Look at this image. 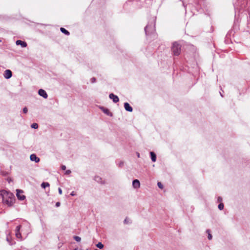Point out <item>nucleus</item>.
Wrapping results in <instances>:
<instances>
[{
	"label": "nucleus",
	"mask_w": 250,
	"mask_h": 250,
	"mask_svg": "<svg viewBox=\"0 0 250 250\" xmlns=\"http://www.w3.org/2000/svg\"><path fill=\"white\" fill-rule=\"evenodd\" d=\"M28 111V109H27V108L26 107H24L23 108V112L24 113V114H26L27 113Z\"/></svg>",
	"instance_id": "25"
},
{
	"label": "nucleus",
	"mask_w": 250,
	"mask_h": 250,
	"mask_svg": "<svg viewBox=\"0 0 250 250\" xmlns=\"http://www.w3.org/2000/svg\"><path fill=\"white\" fill-rule=\"evenodd\" d=\"M224 204L221 203L218 205V208L220 210H222L224 208Z\"/></svg>",
	"instance_id": "21"
},
{
	"label": "nucleus",
	"mask_w": 250,
	"mask_h": 250,
	"mask_svg": "<svg viewBox=\"0 0 250 250\" xmlns=\"http://www.w3.org/2000/svg\"><path fill=\"white\" fill-rule=\"evenodd\" d=\"M151 159L152 162H154L156 161V155L153 152H150Z\"/></svg>",
	"instance_id": "15"
},
{
	"label": "nucleus",
	"mask_w": 250,
	"mask_h": 250,
	"mask_svg": "<svg viewBox=\"0 0 250 250\" xmlns=\"http://www.w3.org/2000/svg\"><path fill=\"white\" fill-rule=\"evenodd\" d=\"M220 95L221 96V97H223V95H222V93H221V92H220Z\"/></svg>",
	"instance_id": "35"
},
{
	"label": "nucleus",
	"mask_w": 250,
	"mask_h": 250,
	"mask_svg": "<svg viewBox=\"0 0 250 250\" xmlns=\"http://www.w3.org/2000/svg\"><path fill=\"white\" fill-rule=\"evenodd\" d=\"M124 223L125 224H130V223H131V222L129 219H128L127 218H126L124 220Z\"/></svg>",
	"instance_id": "23"
},
{
	"label": "nucleus",
	"mask_w": 250,
	"mask_h": 250,
	"mask_svg": "<svg viewBox=\"0 0 250 250\" xmlns=\"http://www.w3.org/2000/svg\"><path fill=\"white\" fill-rule=\"evenodd\" d=\"M206 232H207V233H208V238L209 240H211L212 239V235L210 234V230L209 229H207L206 230Z\"/></svg>",
	"instance_id": "18"
},
{
	"label": "nucleus",
	"mask_w": 250,
	"mask_h": 250,
	"mask_svg": "<svg viewBox=\"0 0 250 250\" xmlns=\"http://www.w3.org/2000/svg\"><path fill=\"white\" fill-rule=\"evenodd\" d=\"M110 99L113 100V102L115 103H117L119 101V99L117 95H115L113 93H110L109 95Z\"/></svg>",
	"instance_id": "8"
},
{
	"label": "nucleus",
	"mask_w": 250,
	"mask_h": 250,
	"mask_svg": "<svg viewBox=\"0 0 250 250\" xmlns=\"http://www.w3.org/2000/svg\"><path fill=\"white\" fill-rule=\"evenodd\" d=\"M123 165H124V163H123V162H121L119 163V167H122V166H123Z\"/></svg>",
	"instance_id": "33"
},
{
	"label": "nucleus",
	"mask_w": 250,
	"mask_h": 250,
	"mask_svg": "<svg viewBox=\"0 0 250 250\" xmlns=\"http://www.w3.org/2000/svg\"><path fill=\"white\" fill-rule=\"evenodd\" d=\"M70 195L72 196H75L76 195V194L75 193L74 191H72L71 192V193H70Z\"/></svg>",
	"instance_id": "34"
},
{
	"label": "nucleus",
	"mask_w": 250,
	"mask_h": 250,
	"mask_svg": "<svg viewBox=\"0 0 250 250\" xmlns=\"http://www.w3.org/2000/svg\"><path fill=\"white\" fill-rule=\"evenodd\" d=\"M61 168L62 170H64L66 169V167L64 165L62 166Z\"/></svg>",
	"instance_id": "30"
},
{
	"label": "nucleus",
	"mask_w": 250,
	"mask_h": 250,
	"mask_svg": "<svg viewBox=\"0 0 250 250\" xmlns=\"http://www.w3.org/2000/svg\"><path fill=\"white\" fill-rule=\"evenodd\" d=\"M21 228V225H19L16 227L15 235L18 238H21V239L22 240L21 235V233L20 232Z\"/></svg>",
	"instance_id": "6"
},
{
	"label": "nucleus",
	"mask_w": 250,
	"mask_h": 250,
	"mask_svg": "<svg viewBox=\"0 0 250 250\" xmlns=\"http://www.w3.org/2000/svg\"><path fill=\"white\" fill-rule=\"evenodd\" d=\"M1 42V40H0V42Z\"/></svg>",
	"instance_id": "39"
},
{
	"label": "nucleus",
	"mask_w": 250,
	"mask_h": 250,
	"mask_svg": "<svg viewBox=\"0 0 250 250\" xmlns=\"http://www.w3.org/2000/svg\"><path fill=\"white\" fill-rule=\"evenodd\" d=\"M132 186L133 188L138 189L140 187V183L138 180H134L132 182Z\"/></svg>",
	"instance_id": "9"
},
{
	"label": "nucleus",
	"mask_w": 250,
	"mask_h": 250,
	"mask_svg": "<svg viewBox=\"0 0 250 250\" xmlns=\"http://www.w3.org/2000/svg\"><path fill=\"white\" fill-rule=\"evenodd\" d=\"M30 159L31 161H34L36 163H38L40 161V158L35 154H31L30 156Z\"/></svg>",
	"instance_id": "10"
},
{
	"label": "nucleus",
	"mask_w": 250,
	"mask_h": 250,
	"mask_svg": "<svg viewBox=\"0 0 250 250\" xmlns=\"http://www.w3.org/2000/svg\"><path fill=\"white\" fill-rule=\"evenodd\" d=\"M16 191H17L16 195H17L18 199L21 201H22V200H24L25 198V196L24 195L22 194V193H23V191L20 189H17Z\"/></svg>",
	"instance_id": "4"
},
{
	"label": "nucleus",
	"mask_w": 250,
	"mask_h": 250,
	"mask_svg": "<svg viewBox=\"0 0 250 250\" xmlns=\"http://www.w3.org/2000/svg\"><path fill=\"white\" fill-rule=\"evenodd\" d=\"M16 43L17 45H21L22 47H25L27 46L26 42L21 40H17Z\"/></svg>",
	"instance_id": "12"
},
{
	"label": "nucleus",
	"mask_w": 250,
	"mask_h": 250,
	"mask_svg": "<svg viewBox=\"0 0 250 250\" xmlns=\"http://www.w3.org/2000/svg\"><path fill=\"white\" fill-rule=\"evenodd\" d=\"M6 240H7V241H8V242L9 243V245H13V244H14V243H12V242H11V241L9 239V238H7V239H6ZM15 242H14V244H15Z\"/></svg>",
	"instance_id": "26"
},
{
	"label": "nucleus",
	"mask_w": 250,
	"mask_h": 250,
	"mask_svg": "<svg viewBox=\"0 0 250 250\" xmlns=\"http://www.w3.org/2000/svg\"><path fill=\"white\" fill-rule=\"evenodd\" d=\"M96 247L100 249H102L104 248V245L101 242H99L97 245Z\"/></svg>",
	"instance_id": "19"
},
{
	"label": "nucleus",
	"mask_w": 250,
	"mask_h": 250,
	"mask_svg": "<svg viewBox=\"0 0 250 250\" xmlns=\"http://www.w3.org/2000/svg\"><path fill=\"white\" fill-rule=\"evenodd\" d=\"M58 191H59V193L60 194H62V189L60 188H59Z\"/></svg>",
	"instance_id": "29"
},
{
	"label": "nucleus",
	"mask_w": 250,
	"mask_h": 250,
	"mask_svg": "<svg viewBox=\"0 0 250 250\" xmlns=\"http://www.w3.org/2000/svg\"><path fill=\"white\" fill-rule=\"evenodd\" d=\"M73 238H74V240L77 242H80L81 240V237L79 236H74Z\"/></svg>",
	"instance_id": "20"
},
{
	"label": "nucleus",
	"mask_w": 250,
	"mask_h": 250,
	"mask_svg": "<svg viewBox=\"0 0 250 250\" xmlns=\"http://www.w3.org/2000/svg\"><path fill=\"white\" fill-rule=\"evenodd\" d=\"M155 31V17H153L152 20L148 22V24L145 28L146 35L153 33Z\"/></svg>",
	"instance_id": "2"
},
{
	"label": "nucleus",
	"mask_w": 250,
	"mask_h": 250,
	"mask_svg": "<svg viewBox=\"0 0 250 250\" xmlns=\"http://www.w3.org/2000/svg\"><path fill=\"white\" fill-rule=\"evenodd\" d=\"M183 5H184V6L185 7H186V6L185 5V4H184V3H183Z\"/></svg>",
	"instance_id": "37"
},
{
	"label": "nucleus",
	"mask_w": 250,
	"mask_h": 250,
	"mask_svg": "<svg viewBox=\"0 0 250 250\" xmlns=\"http://www.w3.org/2000/svg\"><path fill=\"white\" fill-rule=\"evenodd\" d=\"M49 186V184L47 182H43L41 184V187L43 188H45L46 187Z\"/></svg>",
	"instance_id": "17"
},
{
	"label": "nucleus",
	"mask_w": 250,
	"mask_h": 250,
	"mask_svg": "<svg viewBox=\"0 0 250 250\" xmlns=\"http://www.w3.org/2000/svg\"><path fill=\"white\" fill-rule=\"evenodd\" d=\"M0 195L2 196V202L4 204L10 207L14 203L15 197L12 193L3 190L0 191Z\"/></svg>",
	"instance_id": "1"
},
{
	"label": "nucleus",
	"mask_w": 250,
	"mask_h": 250,
	"mask_svg": "<svg viewBox=\"0 0 250 250\" xmlns=\"http://www.w3.org/2000/svg\"><path fill=\"white\" fill-rule=\"evenodd\" d=\"M124 107L126 111L128 112H132L133 111L132 107L128 103H124Z\"/></svg>",
	"instance_id": "11"
},
{
	"label": "nucleus",
	"mask_w": 250,
	"mask_h": 250,
	"mask_svg": "<svg viewBox=\"0 0 250 250\" xmlns=\"http://www.w3.org/2000/svg\"><path fill=\"white\" fill-rule=\"evenodd\" d=\"M31 127L34 129H37L38 127V125L37 123H33L31 125Z\"/></svg>",
	"instance_id": "22"
},
{
	"label": "nucleus",
	"mask_w": 250,
	"mask_h": 250,
	"mask_svg": "<svg viewBox=\"0 0 250 250\" xmlns=\"http://www.w3.org/2000/svg\"><path fill=\"white\" fill-rule=\"evenodd\" d=\"M38 94L40 96L42 97L43 98H44L45 99L47 98L48 97V95H47V93L46 92V91L42 89H40L39 90Z\"/></svg>",
	"instance_id": "7"
},
{
	"label": "nucleus",
	"mask_w": 250,
	"mask_h": 250,
	"mask_svg": "<svg viewBox=\"0 0 250 250\" xmlns=\"http://www.w3.org/2000/svg\"><path fill=\"white\" fill-rule=\"evenodd\" d=\"M171 50L175 56L180 55L181 51V45L177 42H174L171 46Z\"/></svg>",
	"instance_id": "3"
},
{
	"label": "nucleus",
	"mask_w": 250,
	"mask_h": 250,
	"mask_svg": "<svg viewBox=\"0 0 250 250\" xmlns=\"http://www.w3.org/2000/svg\"><path fill=\"white\" fill-rule=\"evenodd\" d=\"M94 180L98 183H101L102 184H104V182L103 181L102 178L99 176H95L94 177Z\"/></svg>",
	"instance_id": "14"
},
{
	"label": "nucleus",
	"mask_w": 250,
	"mask_h": 250,
	"mask_svg": "<svg viewBox=\"0 0 250 250\" xmlns=\"http://www.w3.org/2000/svg\"><path fill=\"white\" fill-rule=\"evenodd\" d=\"M60 30L62 33L68 36L70 35L69 32L63 27H61L60 28Z\"/></svg>",
	"instance_id": "16"
},
{
	"label": "nucleus",
	"mask_w": 250,
	"mask_h": 250,
	"mask_svg": "<svg viewBox=\"0 0 250 250\" xmlns=\"http://www.w3.org/2000/svg\"><path fill=\"white\" fill-rule=\"evenodd\" d=\"M12 76V73L11 70L9 69L6 70L3 74L4 77L6 79H10Z\"/></svg>",
	"instance_id": "5"
},
{
	"label": "nucleus",
	"mask_w": 250,
	"mask_h": 250,
	"mask_svg": "<svg viewBox=\"0 0 250 250\" xmlns=\"http://www.w3.org/2000/svg\"><path fill=\"white\" fill-rule=\"evenodd\" d=\"M157 185L160 188L162 189L163 188V185L161 182H158Z\"/></svg>",
	"instance_id": "24"
},
{
	"label": "nucleus",
	"mask_w": 250,
	"mask_h": 250,
	"mask_svg": "<svg viewBox=\"0 0 250 250\" xmlns=\"http://www.w3.org/2000/svg\"><path fill=\"white\" fill-rule=\"evenodd\" d=\"M56 207H59L60 206V202H57L55 205Z\"/></svg>",
	"instance_id": "32"
},
{
	"label": "nucleus",
	"mask_w": 250,
	"mask_h": 250,
	"mask_svg": "<svg viewBox=\"0 0 250 250\" xmlns=\"http://www.w3.org/2000/svg\"><path fill=\"white\" fill-rule=\"evenodd\" d=\"M71 172V170L68 169V170H67L66 171H65V174H69Z\"/></svg>",
	"instance_id": "28"
},
{
	"label": "nucleus",
	"mask_w": 250,
	"mask_h": 250,
	"mask_svg": "<svg viewBox=\"0 0 250 250\" xmlns=\"http://www.w3.org/2000/svg\"><path fill=\"white\" fill-rule=\"evenodd\" d=\"M94 250H97V249H95Z\"/></svg>",
	"instance_id": "38"
},
{
	"label": "nucleus",
	"mask_w": 250,
	"mask_h": 250,
	"mask_svg": "<svg viewBox=\"0 0 250 250\" xmlns=\"http://www.w3.org/2000/svg\"><path fill=\"white\" fill-rule=\"evenodd\" d=\"M217 200L218 202H221L222 201V198L221 197H218Z\"/></svg>",
	"instance_id": "31"
},
{
	"label": "nucleus",
	"mask_w": 250,
	"mask_h": 250,
	"mask_svg": "<svg viewBox=\"0 0 250 250\" xmlns=\"http://www.w3.org/2000/svg\"><path fill=\"white\" fill-rule=\"evenodd\" d=\"M101 109L103 111V112L104 113H105V114H106L107 115H108L109 116H112V113H111L110 112V111L108 109L104 108V107H101Z\"/></svg>",
	"instance_id": "13"
},
{
	"label": "nucleus",
	"mask_w": 250,
	"mask_h": 250,
	"mask_svg": "<svg viewBox=\"0 0 250 250\" xmlns=\"http://www.w3.org/2000/svg\"><path fill=\"white\" fill-rule=\"evenodd\" d=\"M137 156H138V157H140V154H139V153H138V154H137Z\"/></svg>",
	"instance_id": "36"
},
{
	"label": "nucleus",
	"mask_w": 250,
	"mask_h": 250,
	"mask_svg": "<svg viewBox=\"0 0 250 250\" xmlns=\"http://www.w3.org/2000/svg\"><path fill=\"white\" fill-rule=\"evenodd\" d=\"M90 81H91V82L92 83H95V82H96V78H92L91 79V80H90Z\"/></svg>",
	"instance_id": "27"
}]
</instances>
